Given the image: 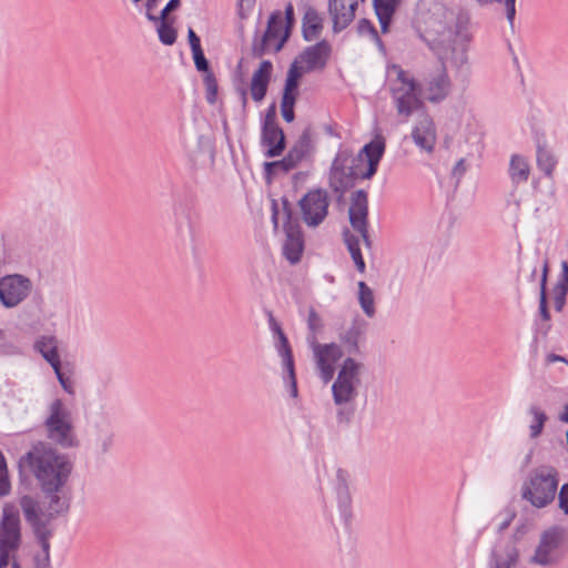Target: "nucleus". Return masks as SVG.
I'll list each match as a JSON object with an SVG mask.
<instances>
[{"instance_id":"nucleus-1","label":"nucleus","mask_w":568,"mask_h":568,"mask_svg":"<svg viewBox=\"0 0 568 568\" xmlns=\"http://www.w3.org/2000/svg\"><path fill=\"white\" fill-rule=\"evenodd\" d=\"M416 32L439 61H449L465 77L470 72L468 50L473 39L468 18L442 2L427 1L418 6Z\"/></svg>"},{"instance_id":"nucleus-2","label":"nucleus","mask_w":568,"mask_h":568,"mask_svg":"<svg viewBox=\"0 0 568 568\" xmlns=\"http://www.w3.org/2000/svg\"><path fill=\"white\" fill-rule=\"evenodd\" d=\"M18 468L20 476H32L36 479L47 499L41 505L37 496L20 494V509L22 499L29 498L36 504V514L39 516L59 517L69 511L70 504L62 491L72 473V464L65 455L47 443L38 442L19 458Z\"/></svg>"},{"instance_id":"nucleus-3","label":"nucleus","mask_w":568,"mask_h":568,"mask_svg":"<svg viewBox=\"0 0 568 568\" xmlns=\"http://www.w3.org/2000/svg\"><path fill=\"white\" fill-rule=\"evenodd\" d=\"M386 85L399 116L407 120L414 112L424 109L422 83L399 64L387 67Z\"/></svg>"},{"instance_id":"nucleus-4","label":"nucleus","mask_w":568,"mask_h":568,"mask_svg":"<svg viewBox=\"0 0 568 568\" xmlns=\"http://www.w3.org/2000/svg\"><path fill=\"white\" fill-rule=\"evenodd\" d=\"M362 369L363 364L361 362L347 357L344 359L332 385L334 404L341 407L336 414L338 423L348 424L355 413L352 404L358 396Z\"/></svg>"},{"instance_id":"nucleus-5","label":"nucleus","mask_w":568,"mask_h":568,"mask_svg":"<svg viewBox=\"0 0 568 568\" xmlns=\"http://www.w3.org/2000/svg\"><path fill=\"white\" fill-rule=\"evenodd\" d=\"M559 480V471L555 466L539 465L532 468L523 481L521 499L534 508H546L556 499Z\"/></svg>"},{"instance_id":"nucleus-6","label":"nucleus","mask_w":568,"mask_h":568,"mask_svg":"<svg viewBox=\"0 0 568 568\" xmlns=\"http://www.w3.org/2000/svg\"><path fill=\"white\" fill-rule=\"evenodd\" d=\"M36 504L29 498L22 499L21 511L26 523L30 526L40 549L32 556V568H51L50 539L54 527L52 521L57 517L39 516L36 514Z\"/></svg>"},{"instance_id":"nucleus-7","label":"nucleus","mask_w":568,"mask_h":568,"mask_svg":"<svg viewBox=\"0 0 568 568\" xmlns=\"http://www.w3.org/2000/svg\"><path fill=\"white\" fill-rule=\"evenodd\" d=\"M47 413L43 422L47 437L63 448L78 446V439L73 430L72 414L62 399H53L49 404Z\"/></svg>"},{"instance_id":"nucleus-8","label":"nucleus","mask_w":568,"mask_h":568,"mask_svg":"<svg viewBox=\"0 0 568 568\" xmlns=\"http://www.w3.org/2000/svg\"><path fill=\"white\" fill-rule=\"evenodd\" d=\"M114 445V429L109 417L101 416L92 424L88 454L95 462H103Z\"/></svg>"},{"instance_id":"nucleus-9","label":"nucleus","mask_w":568,"mask_h":568,"mask_svg":"<svg viewBox=\"0 0 568 568\" xmlns=\"http://www.w3.org/2000/svg\"><path fill=\"white\" fill-rule=\"evenodd\" d=\"M298 206L304 223L310 227H316L328 214V193L324 189L311 190L298 201Z\"/></svg>"},{"instance_id":"nucleus-10","label":"nucleus","mask_w":568,"mask_h":568,"mask_svg":"<svg viewBox=\"0 0 568 568\" xmlns=\"http://www.w3.org/2000/svg\"><path fill=\"white\" fill-rule=\"evenodd\" d=\"M32 283L21 274H9L0 278V302L7 308L22 303L31 293Z\"/></svg>"},{"instance_id":"nucleus-11","label":"nucleus","mask_w":568,"mask_h":568,"mask_svg":"<svg viewBox=\"0 0 568 568\" xmlns=\"http://www.w3.org/2000/svg\"><path fill=\"white\" fill-rule=\"evenodd\" d=\"M313 150L312 131L310 128H306L300 135L296 143L291 148L286 156L280 161L266 162L265 170L267 173H272L277 169H281L283 172H288L296 168L303 159L311 155Z\"/></svg>"},{"instance_id":"nucleus-12","label":"nucleus","mask_w":568,"mask_h":568,"mask_svg":"<svg viewBox=\"0 0 568 568\" xmlns=\"http://www.w3.org/2000/svg\"><path fill=\"white\" fill-rule=\"evenodd\" d=\"M562 541V529L552 526L544 530L530 562L542 567L550 566L558 560V549Z\"/></svg>"},{"instance_id":"nucleus-13","label":"nucleus","mask_w":568,"mask_h":568,"mask_svg":"<svg viewBox=\"0 0 568 568\" xmlns=\"http://www.w3.org/2000/svg\"><path fill=\"white\" fill-rule=\"evenodd\" d=\"M348 217L353 230L359 233L365 246L371 248L372 240L368 234V196L364 190H357L352 194Z\"/></svg>"},{"instance_id":"nucleus-14","label":"nucleus","mask_w":568,"mask_h":568,"mask_svg":"<svg viewBox=\"0 0 568 568\" xmlns=\"http://www.w3.org/2000/svg\"><path fill=\"white\" fill-rule=\"evenodd\" d=\"M446 62L440 61V67L429 73L423 81V94L430 103H439L450 94L452 81L447 72Z\"/></svg>"},{"instance_id":"nucleus-15","label":"nucleus","mask_w":568,"mask_h":568,"mask_svg":"<svg viewBox=\"0 0 568 568\" xmlns=\"http://www.w3.org/2000/svg\"><path fill=\"white\" fill-rule=\"evenodd\" d=\"M21 545V521L14 504L7 503L2 508L0 523V546L19 549Z\"/></svg>"},{"instance_id":"nucleus-16","label":"nucleus","mask_w":568,"mask_h":568,"mask_svg":"<svg viewBox=\"0 0 568 568\" xmlns=\"http://www.w3.org/2000/svg\"><path fill=\"white\" fill-rule=\"evenodd\" d=\"M284 201V213L286 221L284 223L285 241L283 244V255L291 264L300 262L304 251V237L300 224L292 221V212L286 207Z\"/></svg>"},{"instance_id":"nucleus-17","label":"nucleus","mask_w":568,"mask_h":568,"mask_svg":"<svg viewBox=\"0 0 568 568\" xmlns=\"http://www.w3.org/2000/svg\"><path fill=\"white\" fill-rule=\"evenodd\" d=\"M282 29H283V17L280 11L273 12L267 21V28L262 37V39L257 42L253 43L252 54L255 58H261L265 53L273 52L274 45L282 38Z\"/></svg>"},{"instance_id":"nucleus-18","label":"nucleus","mask_w":568,"mask_h":568,"mask_svg":"<svg viewBox=\"0 0 568 568\" xmlns=\"http://www.w3.org/2000/svg\"><path fill=\"white\" fill-rule=\"evenodd\" d=\"M412 139L420 150L432 153L436 144V128L433 119L425 112L418 114L412 130Z\"/></svg>"},{"instance_id":"nucleus-19","label":"nucleus","mask_w":568,"mask_h":568,"mask_svg":"<svg viewBox=\"0 0 568 568\" xmlns=\"http://www.w3.org/2000/svg\"><path fill=\"white\" fill-rule=\"evenodd\" d=\"M357 6L358 0H328L334 33H339L353 22Z\"/></svg>"},{"instance_id":"nucleus-20","label":"nucleus","mask_w":568,"mask_h":568,"mask_svg":"<svg viewBox=\"0 0 568 568\" xmlns=\"http://www.w3.org/2000/svg\"><path fill=\"white\" fill-rule=\"evenodd\" d=\"M348 155L339 153L334 159L329 172V185L335 192H344L352 185V180L355 176L359 178V172L353 168L346 169Z\"/></svg>"},{"instance_id":"nucleus-21","label":"nucleus","mask_w":568,"mask_h":568,"mask_svg":"<svg viewBox=\"0 0 568 568\" xmlns=\"http://www.w3.org/2000/svg\"><path fill=\"white\" fill-rule=\"evenodd\" d=\"M386 141L381 134H377L369 143L365 144L362 149L358 160L364 155L367 161L365 171L359 172L362 180H369L376 173L381 159L385 153Z\"/></svg>"},{"instance_id":"nucleus-22","label":"nucleus","mask_w":568,"mask_h":568,"mask_svg":"<svg viewBox=\"0 0 568 568\" xmlns=\"http://www.w3.org/2000/svg\"><path fill=\"white\" fill-rule=\"evenodd\" d=\"M332 48L326 40L318 41L310 45L301 53L300 59L305 63V71L311 72L316 69H324L331 55Z\"/></svg>"},{"instance_id":"nucleus-23","label":"nucleus","mask_w":568,"mask_h":568,"mask_svg":"<svg viewBox=\"0 0 568 568\" xmlns=\"http://www.w3.org/2000/svg\"><path fill=\"white\" fill-rule=\"evenodd\" d=\"M278 355L282 357L283 367L287 373L284 381L288 384L290 394L292 397H297V383L294 368L293 353L288 339L284 333H280L275 344Z\"/></svg>"},{"instance_id":"nucleus-24","label":"nucleus","mask_w":568,"mask_h":568,"mask_svg":"<svg viewBox=\"0 0 568 568\" xmlns=\"http://www.w3.org/2000/svg\"><path fill=\"white\" fill-rule=\"evenodd\" d=\"M519 560V550L514 542L494 547L489 555L488 568H514Z\"/></svg>"},{"instance_id":"nucleus-25","label":"nucleus","mask_w":568,"mask_h":568,"mask_svg":"<svg viewBox=\"0 0 568 568\" xmlns=\"http://www.w3.org/2000/svg\"><path fill=\"white\" fill-rule=\"evenodd\" d=\"M273 71V64L270 60H263L257 70L254 71L251 80L250 92L254 101H262L266 93Z\"/></svg>"},{"instance_id":"nucleus-26","label":"nucleus","mask_w":568,"mask_h":568,"mask_svg":"<svg viewBox=\"0 0 568 568\" xmlns=\"http://www.w3.org/2000/svg\"><path fill=\"white\" fill-rule=\"evenodd\" d=\"M261 140L262 144L267 148V158L278 156L285 150V135L278 125L262 126Z\"/></svg>"},{"instance_id":"nucleus-27","label":"nucleus","mask_w":568,"mask_h":568,"mask_svg":"<svg viewBox=\"0 0 568 568\" xmlns=\"http://www.w3.org/2000/svg\"><path fill=\"white\" fill-rule=\"evenodd\" d=\"M58 345L59 342L54 335H41L36 338L33 349L38 352L52 368H57V366L61 364Z\"/></svg>"},{"instance_id":"nucleus-28","label":"nucleus","mask_w":568,"mask_h":568,"mask_svg":"<svg viewBox=\"0 0 568 568\" xmlns=\"http://www.w3.org/2000/svg\"><path fill=\"white\" fill-rule=\"evenodd\" d=\"M323 30V18L313 7L305 9L302 19V34L305 41H312L320 37Z\"/></svg>"},{"instance_id":"nucleus-29","label":"nucleus","mask_w":568,"mask_h":568,"mask_svg":"<svg viewBox=\"0 0 568 568\" xmlns=\"http://www.w3.org/2000/svg\"><path fill=\"white\" fill-rule=\"evenodd\" d=\"M349 475L346 470L338 468L335 475V491L337 496L338 507L342 513L346 514L351 506V494L348 489Z\"/></svg>"},{"instance_id":"nucleus-30","label":"nucleus","mask_w":568,"mask_h":568,"mask_svg":"<svg viewBox=\"0 0 568 568\" xmlns=\"http://www.w3.org/2000/svg\"><path fill=\"white\" fill-rule=\"evenodd\" d=\"M508 174L514 185L527 182L530 175V165L527 159L519 154L511 155Z\"/></svg>"},{"instance_id":"nucleus-31","label":"nucleus","mask_w":568,"mask_h":568,"mask_svg":"<svg viewBox=\"0 0 568 568\" xmlns=\"http://www.w3.org/2000/svg\"><path fill=\"white\" fill-rule=\"evenodd\" d=\"M397 0H373L374 10L382 32H387L390 20L396 11Z\"/></svg>"},{"instance_id":"nucleus-32","label":"nucleus","mask_w":568,"mask_h":568,"mask_svg":"<svg viewBox=\"0 0 568 568\" xmlns=\"http://www.w3.org/2000/svg\"><path fill=\"white\" fill-rule=\"evenodd\" d=\"M343 239L357 271L359 273H364L366 265L361 252L359 239L356 235L352 234L349 230H345L343 232Z\"/></svg>"},{"instance_id":"nucleus-33","label":"nucleus","mask_w":568,"mask_h":568,"mask_svg":"<svg viewBox=\"0 0 568 568\" xmlns=\"http://www.w3.org/2000/svg\"><path fill=\"white\" fill-rule=\"evenodd\" d=\"M313 348L316 359L323 358L326 363L329 364H335L343 356L341 346L335 343L324 345L314 343Z\"/></svg>"},{"instance_id":"nucleus-34","label":"nucleus","mask_w":568,"mask_h":568,"mask_svg":"<svg viewBox=\"0 0 568 568\" xmlns=\"http://www.w3.org/2000/svg\"><path fill=\"white\" fill-rule=\"evenodd\" d=\"M358 302L367 317L375 315V301L373 290L363 281L358 282Z\"/></svg>"},{"instance_id":"nucleus-35","label":"nucleus","mask_w":568,"mask_h":568,"mask_svg":"<svg viewBox=\"0 0 568 568\" xmlns=\"http://www.w3.org/2000/svg\"><path fill=\"white\" fill-rule=\"evenodd\" d=\"M528 413L532 417V420L529 425V436L530 438L535 439L541 435L548 417L546 413L536 405H531L528 408Z\"/></svg>"},{"instance_id":"nucleus-36","label":"nucleus","mask_w":568,"mask_h":568,"mask_svg":"<svg viewBox=\"0 0 568 568\" xmlns=\"http://www.w3.org/2000/svg\"><path fill=\"white\" fill-rule=\"evenodd\" d=\"M557 160L554 154L546 148L538 145L537 148V165L547 176L551 178L556 168Z\"/></svg>"},{"instance_id":"nucleus-37","label":"nucleus","mask_w":568,"mask_h":568,"mask_svg":"<svg viewBox=\"0 0 568 568\" xmlns=\"http://www.w3.org/2000/svg\"><path fill=\"white\" fill-rule=\"evenodd\" d=\"M295 24V16H294V8L292 3H287L285 7V28L282 38L277 41V43L273 48V53L278 52L284 43L287 41L291 34V30Z\"/></svg>"},{"instance_id":"nucleus-38","label":"nucleus","mask_w":568,"mask_h":568,"mask_svg":"<svg viewBox=\"0 0 568 568\" xmlns=\"http://www.w3.org/2000/svg\"><path fill=\"white\" fill-rule=\"evenodd\" d=\"M547 265L544 267L541 283H540V300H539V313L544 321L550 320V313L547 306V295H546V282H547Z\"/></svg>"},{"instance_id":"nucleus-39","label":"nucleus","mask_w":568,"mask_h":568,"mask_svg":"<svg viewBox=\"0 0 568 568\" xmlns=\"http://www.w3.org/2000/svg\"><path fill=\"white\" fill-rule=\"evenodd\" d=\"M160 21L161 23L158 27L159 39L163 44L172 45L176 40V31L166 22V20Z\"/></svg>"},{"instance_id":"nucleus-40","label":"nucleus","mask_w":568,"mask_h":568,"mask_svg":"<svg viewBox=\"0 0 568 568\" xmlns=\"http://www.w3.org/2000/svg\"><path fill=\"white\" fill-rule=\"evenodd\" d=\"M359 329L356 326L349 327L342 336L341 339L347 347L348 353H356L358 351Z\"/></svg>"},{"instance_id":"nucleus-41","label":"nucleus","mask_w":568,"mask_h":568,"mask_svg":"<svg viewBox=\"0 0 568 568\" xmlns=\"http://www.w3.org/2000/svg\"><path fill=\"white\" fill-rule=\"evenodd\" d=\"M307 327L311 332V337H308V339L312 344H314L316 341V334L322 329L323 323L320 315L313 307H311L308 311Z\"/></svg>"},{"instance_id":"nucleus-42","label":"nucleus","mask_w":568,"mask_h":568,"mask_svg":"<svg viewBox=\"0 0 568 568\" xmlns=\"http://www.w3.org/2000/svg\"><path fill=\"white\" fill-rule=\"evenodd\" d=\"M11 490L9 480L7 462L3 454L0 452V497L8 496Z\"/></svg>"},{"instance_id":"nucleus-43","label":"nucleus","mask_w":568,"mask_h":568,"mask_svg":"<svg viewBox=\"0 0 568 568\" xmlns=\"http://www.w3.org/2000/svg\"><path fill=\"white\" fill-rule=\"evenodd\" d=\"M204 85L206 89V101L210 104H214L217 98V81L213 72H207L204 74Z\"/></svg>"},{"instance_id":"nucleus-44","label":"nucleus","mask_w":568,"mask_h":568,"mask_svg":"<svg viewBox=\"0 0 568 568\" xmlns=\"http://www.w3.org/2000/svg\"><path fill=\"white\" fill-rule=\"evenodd\" d=\"M57 378H58V382L59 384L61 385V387L63 388V390L65 393H68L69 395H74V381L72 379V377L70 375H67L65 372L62 371L61 368V364L57 366V368H52Z\"/></svg>"},{"instance_id":"nucleus-45","label":"nucleus","mask_w":568,"mask_h":568,"mask_svg":"<svg viewBox=\"0 0 568 568\" xmlns=\"http://www.w3.org/2000/svg\"><path fill=\"white\" fill-rule=\"evenodd\" d=\"M296 99L295 98H282L281 102V113L283 119L291 123L295 119L294 113V105H295Z\"/></svg>"},{"instance_id":"nucleus-46","label":"nucleus","mask_w":568,"mask_h":568,"mask_svg":"<svg viewBox=\"0 0 568 568\" xmlns=\"http://www.w3.org/2000/svg\"><path fill=\"white\" fill-rule=\"evenodd\" d=\"M357 32L361 36H369L373 40L379 42V37L376 28L367 19H361L357 23Z\"/></svg>"},{"instance_id":"nucleus-47","label":"nucleus","mask_w":568,"mask_h":568,"mask_svg":"<svg viewBox=\"0 0 568 568\" xmlns=\"http://www.w3.org/2000/svg\"><path fill=\"white\" fill-rule=\"evenodd\" d=\"M316 366L324 383L329 382L334 377V364L326 363L323 358H320L316 359Z\"/></svg>"},{"instance_id":"nucleus-48","label":"nucleus","mask_w":568,"mask_h":568,"mask_svg":"<svg viewBox=\"0 0 568 568\" xmlns=\"http://www.w3.org/2000/svg\"><path fill=\"white\" fill-rule=\"evenodd\" d=\"M568 294V288L567 287H564V286H560V285H555V288H554V306H555V310L557 312H561L564 306H565V303H566V296Z\"/></svg>"},{"instance_id":"nucleus-49","label":"nucleus","mask_w":568,"mask_h":568,"mask_svg":"<svg viewBox=\"0 0 568 568\" xmlns=\"http://www.w3.org/2000/svg\"><path fill=\"white\" fill-rule=\"evenodd\" d=\"M192 54L197 71L204 72V74H206L207 72H212L210 70L209 61L206 60L202 49L192 51Z\"/></svg>"},{"instance_id":"nucleus-50","label":"nucleus","mask_w":568,"mask_h":568,"mask_svg":"<svg viewBox=\"0 0 568 568\" xmlns=\"http://www.w3.org/2000/svg\"><path fill=\"white\" fill-rule=\"evenodd\" d=\"M181 4V0H170L166 6L163 8V10L161 11V14L160 17H155L153 16L151 12H146V18L150 20V21H159V20H166V17L168 14L178 9Z\"/></svg>"},{"instance_id":"nucleus-51","label":"nucleus","mask_w":568,"mask_h":568,"mask_svg":"<svg viewBox=\"0 0 568 568\" xmlns=\"http://www.w3.org/2000/svg\"><path fill=\"white\" fill-rule=\"evenodd\" d=\"M558 494V506L560 508V510L565 514V515H568V483L564 484L559 491H557Z\"/></svg>"},{"instance_id":"nucleus-52","label":"nucleus","mask_w":568,"mask_h":568,"mask_svg":"<svg viewBox=\"0 0 568 568\" xmlns=\"http://www.w3.org/2000/svg\"><path fill=\"white\" fill-rule=\"evenodd\" d=\"M298 81L286 78L282 98H297Z\"/></svg>"},{"instance_id":"nucleus-53","label":"nucleus","mask_w":568,"mask_h":568,"mask_svg":"<svg viewBox=\"0 0 568 568\" xmlns=\"http://www.w3.org/2000/svg\"><path fill=\"white\" fill-rule=\"evenodd\" d=\"M467 171V166L465 163V159H460L456 162L452 170V178L456 180V184H458Z\"/></svg>"},{"instance_id":"nucleus-54","label":"nucleus","mask_w":568,"mask_h":568,"mask_svg":"<svg viewBox=\"0 0 568 568\" xmlns=\"http://www.w3.org/2000/svg\"><path fill=\"white\" fill-rule=\"evenodd\" d=\"M303 74V69L298 65V62L295 60L291 63L286 78L298 81Z\"/></svg>"},{"instance_id":"nucleus-55","label":"nucleus","mask_w":568,"mask_h":568,"mask_svg":"<svg viewBox=\"0 0 568 568\" xmlns=\"http://www.w3.org/2000/svg\"><path fill=\"white\" fill-rule=\"evenodd\" d=\"M506 7V17L509 24L514 26L515 14H516V0H504Z\"/></svg>"},{"instance_id":"nucleus-56","label":"nucleus","mask_w":568,"mask_h":568,"mask_svg":"<svg viewBox=\"0 0 568 568\" xmlns=\"http://www.w3.org/2000/svg\"><path fill=\"white\" fill-rule=\"evenodd\" d=\"M14 548H8L0 546V568H6L10 561L11 552L16 551Z\"/></svg>"},{"instance_id":"nucleus-57","label":"nucleus","mask_w":568,"mask_h":568,"mask_svg":"<svg viewBox=\"0 0 568 568\" xmlns=\"http://www.w3.org/2000/svg\"><path fill=\"white\" fill-rule=\"evenodd\" d=\"M274 125H278V124L276 123L275 105L272 104L265 114L264 122H263L262 126H274Z\"/></svg>"},{"instance_id":"nucleus-58","label":"nucleus","mask_w":568,"mask_h":568,"mask_svg":"<svg viewBox=\"0 0 568 568\" xmlns=\"http://www.w3.org/2000/svg\"><path fill=\"white\" fill-rule=\"evenodd\" d=\"M187 39L192 51L202 49L201 40L192 28H190L187 31Z\"/></svg>"},{"instance_id":"nucleus-59","label":"nucleus","mask_w":568,"mask_h":568,"mask_svg":"<svg viewBox=\"0 0 568 568\" xmlns=\"http://www.w3.org/2000/svg\"><path fill=\"white\" fill-rule=\"evenodd\" d=\"M561 275L556 285H560L568 288V262H561Z\"/></svg>"},{"instance_id":"nucleus-60","label":"nucleus","mask_w":568,"mask_h":568,"mask_svg":"<svg viewBox=\"0 0 568 568\" xmlns=\"http://www.w3.org/2000/svg\"><path fill=\"white\" fill-rule=\"evenodd\" d=\"M237 92L241 97L242 108L245 109L247 105V91L244 87H240V88H237Z\"/></svg>"},{"instance_id":"nucleus-61","label":"nucleus","mask_w":568,"mask_h":568,"mask_svg":"<svg viewBox=\"0 0 568 568\" xmlns=\"http://www.w3.org/2000/svg\"><path fill=\"white\" fill-rule=\"evenodd\" d=\"M270 324L273 333L276 334L277 336L280 335V333H284L272 315L270 316Z\"/></svg>"},{"instance_id":"nucleus-62","label":"nucleus","mask_w":568,"mask_h":568,"mask_svg":"<svg viewBox=\"0 0 568 568\" xmlns=\"http://www.w3.org/2000/svg\"><path fill=\"white\" fill-rule=\"evenodd\" d=\"M555 362H565V363H568V361L560 356V355H556V354H549L547 356V363H555Z\"/></svg>"},{"instance_id":"nucleus-63","label":"nucleus","mask_w":568,"mask_h":568,"mask_svg":"<svg viewBox=\"0 0 568 568\" xmlns=\"http://www.w3.org/2000/svg\"><path fill=\"white\" fill-rule=\"evenodd\" d=\"M559 420L568 423V403L564 406L562 412L559 414Z\"/></svg>"},{"instance_id":"nucleus-64","label":"nucleus","mask_w":568,"mask_h":568,"mask_svg":"<svg viewBox=\"0 0 568 568\" xmlns=\"http://www.w3.org/2000/svg\"><path fill=\"white\" fill-rule=\"evenodd\" d=\"M255 0H240V9L243 10L245 7L251 9Z\"/></svg>"}]
</instances>
